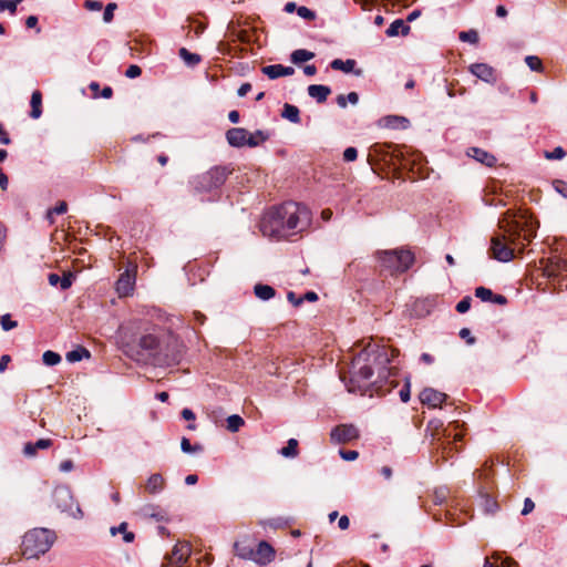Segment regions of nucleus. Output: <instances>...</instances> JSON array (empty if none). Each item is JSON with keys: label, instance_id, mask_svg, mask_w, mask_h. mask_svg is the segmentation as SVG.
I'll return each mask as SVG.
<instances>
[{"label": "nucleus", "instance_id": "obj_1", "mask_svg": "<svg viewBox=\"0 0 567 567\" xmlns=\"http://www.w3.org/2000/svg\"><path fill=\"white\" fill-rule=\"evenodd\" d=\"M390 349L385 346L368 344L353 358L350 370L349 392L364 391L370 385L381 392L382 383L391 375Z\"/></svg>", "mask_w": 567, "mask_h": 567}, {"label": "nucleus", "instance_id": "obj_2", "mask_svg": "<svg viewBox=\"0 0 567 567\" xmlns=\"http://www.w3.org/2000/svg\"><path fill=\"white\" fill-rule=\"evenodd\" d=\"M311 224L310 210L296 202H286L268 210L261 221L265 236L285 238L306 230Z\"/></svg>", "mask_w": 567, "mask_h": 567}, {"label": "nucleus", "instance_id": "obj_3", "mask_svg": "<svg viewBox=\"0 0 567 567\" xmlns=\"http://www.w3.org/2000/svg\"><path fill=\"white\" fill-rule=\"evenodd\" d=\"M502 234H495L491 239V256L501 261L507 262L514 258L515 248H523L524 241L529 240L530 234L525 233L524 223L505 214L503 219L498 221Z\"/></svg>", "mask_w": 567, "mask_h": 567}, {"label": "nucleus", "instance_id": "obj_4", "mask_svg": "<svg viewBox=\"0 0 567 567\" xmlns=\"http://www.w3.org/2000/svg\"><path fill=\"white\" fill-rule=\"evenodd\" d=\"M56 539L55 532L44 527L27 532L22 539V555L28 558H39L53 546Z\"/></svg>", "mask_w": 567, "mask_h": 567}, {"label": "nucleus", "instance_id": "obj_5", "mask_svg": "<svg viewBox=\"0 0 567 567\" xmlns=\"http://www.w3.org/2000/svg\"><path fill=\"white\" fill-rule=\"evenodd\" d=\"M380 266L391 275L402 274L414 262V254L409 249L380 250L377 252Z\"/></svg>", "mask_w": 567, "mask_h": 567}, {"label": "nucleus", "instance_id": "obj_6", "mask_svg": "<svg viewBox=\"0 0 567 567\" xmlns=\"http://www.w3.org/2000/svg\"><path fill=\"white\" fill-rule=\"evenodd\" d=\"M233 173L229 166H215L209 171L198 175L194 179V187L199 193L210 192L220 187Z\"/></svg>", "mask_w": 567, "mask_h": 567}, {"label": "nucleus", "instance_id": "obj_7", "mask_svg": "<svg viewBox=\"0 0 567 567\" xmlns=\"http://www.w3.org/2000/svg\"><path fill=\"white\" fill-rule=\"evenodd\" d=\"M125 347H128V349L126 350L127 353H131L133 355V352H136V360L157 363L159 339L156 334H143L138 338L136 347L128 346L127 343L125 344Z\"/></svg>", "mask_w": 567, "mask_h": 567}, {"label": "nucleus", "instance_id": "obj_8", "mask_svg": "<svg viewBox=\"0 0 567 567\" xmlns=\"http://www.w3.org/2000/svg\"><path fill=\"white\" fill-rule=\"evenodd\" d=\"M52 497L55 507L60 512L66 513L70 517L75 519L83 518V512L79 504L74 505L73 494L69 487L56 486L53 489Z\"/></svg>", "mask_w": 567, "mask_h": 567}, {"label": "nucleus", "instance_id": "obj_9", "mask_svg": "<svg viewBox=\"0 0 567 567\" xmlns=\"http://www.w3.org/2000/svg\"><path fill=\"white\" fill-rule=\"evenodd\" d=\"M192 553L190 545L186 542H178L172 553L165 557L166 563L162 567H182Z\"/></svg>", "mask_w": 567, "mask_h": 567}, {"label": "nucleus", "instance_id": "obj_10", "mask_svg": "<svg viewBox=\"0 0 567 567\" xmlns=\"http://www.w3.org/2000/svg\"><path fill=\"white\" fill-rule=\"evenodd\" d=\"M330 437L333 443L343 444L358 439L359 431L352 424H341L332 429Z\"/></svg>", "mask_w": 567, "mask_h": 567}, {"label": "nucleus", "instance_id": "obj_11", "mask_svg": "<svg viewBox=\"0 0 567 567\" xmlns=\"http://www.w3.org/2000/svg\"><path fill=\"white\" fill-rule=\"evenodd\" d=\"M447 395L443 392L434 390L432 388H425L420 393V400L423 404L429 405L430 408L440 406L445 400Z\"/></svg>", "mask_w": 567, "mask_h": 567}, {"label": "nucleus", "instance_id": "obj_12", "mask_svg": "<svg viewBox=\"0 0 567 567\" xmlns=\"http://www.w3.org/2000/svg\"><path fill=\"white\" fill-rule=\"evenodd\" d=\"M470 72L484 82L494 83L496 81L494 69L486 63L471 64Z\"/></svg>", "mask_w": 567, "mask_h": 567}, {"label": "nucleus", "instance_id": "obj_13", "mask_svg": "<svg viewBox=\"0 0 567 567\" xmlns=\"http://www.w3.org/2000/svg\"><path fill=\"white\" fill-rule=\"evenodd\" d=\"M135 284V276L131 274L128 270L121 274L120 278L116 281V291L122 296H128L133 289Z\"/></svg>", "mask_w": 567, "mask_h": 567}, {"label": "nucleus", "instance_id": "obj_14", "mask_svg": "<svg viewBox=\"0 0 567 567\" xmlns=\"http://www.w3.org/2000/svg\"><path fill=\"white\" fill-rule=\"evenodd\" d=\"M274 548L267 542L262 540L258 544V547L255 550V558H252V560L260 565H265L267 563H270L274 559Z\"/></svg>", "mask_w": 567, "mask_h": 567}, {"label": "nucleus", "instance_id": "obj_15", "mask_svg": "<svg viewBox=\"0 0 567 567\" xmlns=\"http://www.w3.org/2000/svg\"><path fill=\"white\" fill-rule=\"evenodd\" d=\"M248 131L243 127H233L226 132V140L233 147H243L246 145Z\"/></svg>", "mask_w": 567, "mask_h": 567}, {"label": "nucleus", "instance_id": "obj_16", "mask_svg": "<svg viewBox=\"0 0 567 567\" xmlns=\"http://www.w3.org/2000/svg\"><path fill=\"white\" fill-rule=\"evenodd\" d=\"M261 72L265 75H267L269 79L275 80L280 76L292 75L295 73V70L291 66H285L281 64H271V65L264 66L261 69Z\"/></svg>", "mask_w": 567, "mask_h": 567}, {"label": "nucleus", "instance_id": "obj_17", "mask_svg": "<svg viewBox=\"0 0 567 567\" xmlns=\"http://www.w3.org/2000/svg\"><path fill=\"white\" fill-rule=\"evenodd\" d=\"M467 155L488 167L494 166L496 163V157L493 154L478 147L468 148Z\"/></svg>", "mask_w": 567, "mask_h": 567}, {"label": "nucleus", "instance_id": "obj_18", "mask_svg": "<svg viewBox=\"0 0 567 567\" xmlns=\"http://www.w3.org/2000/svg\"><path fill=\"white\" fill-rule=\"evenodd\" d=\"M52 440L50 439H40L37 442H28L23 446V454L27 457H34L37 455L38 450H45L52 446Z\"/></svg>", "mask_w": 567, "mask_h": 567}, {"label": "nucleus", "instance_id": "obj_19", "mask_svg": "<svg viewBox=\"0 0 567 567\" xmlns=\"http://www.w3.org/2000/svg\"><path fill=\"white\" fill-rule=\"evenodd\" d=\"M307 91L309 96L316 100L318 103L326 102L331 93V89L322 84H311L308 86Z\"/></svg>", "mask_w": 567, "mask_h": 567}, {"label": "nucleus", "instance_id": "obj_20", "mask_svg": "<svg viewBox=\"0 0 567 567\" xmlns=\"http://www.w3.org/2000/svg\"><path fill=\"white\" fill-rule=\"evenodd\" d=\"M410 31V27L405 24L402 19L394 20L390 27L386 29L385 33L388 37L393 38L399 34L406 35Z\"/></svg>", "mask_w": 567, "mask_h": 567}, {"label": "nucleus", "instance_id": "obj_21", "mask_svg": "<svg viewBox=\"0 0 567 567\" xmlns=\"http://www.w3.org/2000/svg\"><path fill=\"white\" fill-rule=\"evenodd\" d=\"M164 482L165 481L161 474H153L147 480L145 488L150 494L159 493L164 487Z\"/></svg>", "mask_w": 567, "mask_h": 567}, {"label": "nucleus", "instance_id": "obj_22", "mask_svg": "<svg viewBox=\"0 0 567 567\" xmlns=\"http://www.w3.org/2000/svg\"><path fill=\"white\" fill-rule=\"evenodd\" d=\"M234 547L238 557L248 560L255 558V549L245 542H236Z\"/></svg>", "mask_w": 567, "mask_h": 567}, {"label": "nucleus", "instance_id": "obj_23", "mask_svg": "<svg viewBox=\"0 0 567 567\" xmlns=\"http://www.w3.org/2000/svg\"><path fill=\"white\" fill-rule=\"evenodd\" d=\"M384 126L390 128H406L409 126V120L403 116L389 115L383 120Z\"/></svg>", "mask_w": 567, "mask_h": 567}, {"label": "nucleus", "instance_id": "obj_24", "mask_svg": "<svg viewBox=\"0 0 567 567\" xmlns=\"http://www.w3.org/2000/svg\"><path fill=\"white\" fill-rule=\"evenodd\" d=\"M281 116L291 123L298 124L300 123V111L296 105L286 103L284 105V110Z\"/></svg>", "mask_w": 567, "mask_h": 567}, {"label": "nucleus", "instance_id": "obj_25", "mask_svg": "<svg viewBox=\"0 0 567 567\" xmlns=\"http://www.w3.org/2000/svg\"><path fill=\"white\" fill-rule=\"evenodd\" d=\"M31 112L30 116L32 118H39L42 114L41 104H42V94L40 91H34L31 95Z\"/></svg>", "mask_w": 567, "mask_h": 567}, {"label": "nucleus", "instance_id": "obj_26", "mask_svg": "<svg viewBox=\"0 0 567 567\" xmlns=\"http://www.w3.org/2000/svg\"><path fill=\"white\" fill-rule=\"evenodd\" d=\"M254 292L260 300H269L276 295V290L268 285L257 284L254 287Z\"/></svg>", "mask_w": 567, "mask_h": 567}, {"label": "nucleus", "instance_id": "obj_27", "mask_svg": "<svg viewBox=\"0 0 567 567\" xmlns=\"http://www.w3.org/2000/svg\"><path fill=\"white\" fill-rule=\"evenodd\" d=\"M179 56L188 66H196L202 61V56L199 54L192 53L186 48L179 49Z\"/></svg>", "mask_w": 567, "mask_h": 567}, {"label": "nucleus", "instance_id": "obj_28", "mask_svg": "<svg viewBox=\"0 0 567 567\" xmlns=\"http://www.w3.org/2000/svg\"><path fill=\"white\" fill-rule=\"evenodd\" d=\"M330 66L333 70H339V71H342L346 73H350V72H353V69L355 66V61L352 59H348L346 61H343L341 59H336L331 62Z\"/></svg>", "mask_w": 567, "mask_h": 567}, {"label": "nucleus", "instance_id": "obj_29", "mask_svg": "<svg viewBox=\"0 0 567 567\" xmlns=\"http://www.w3.org/2000/svg\"><path fill=\"white\" fill-rule=\"evenodd\" d=\"M111 534L116 535L121 533L125 543H132L135 538L134 533L127 530V523H121L117 527H111Z\"/></svg>", "mask_w": 567, "mask_h": 567}, {"label": "nucleus", "instance_id": "obj_30", "mask_svg": "<svg viewBox=\"0 0 567 567\" xmlns=\"http://www.w3.org/2000/svg\"><path fill=\"white\" fill-rule=\"evenodd\" d=\"M313 56H315L313 52H310L305 49H298L291 53V61L296 64H299V63L311 60Z\"/></svg>", "mask_w": 567, "mask_h": 567}, {"label": "nucleus", "instance_id": "obj_31", "mask_svg": "<svg viewBox=\"0 0 567 567\" xmlns=\"http://www.w3.org/2000/svg\"><path fill=\"white\" fill-rule=\"evenodd\" d=\"M89 357H90L89 350H86L83 347H79V348H76L72 351H69L66 353V360L71 363L81 361L83 358H89Z\"/></svg>", "mask_w": 567, "mask_h": 567}, {"label": "nucleus", "instance_id": "obj_32", "mask_svg": "<svg viewBox=\"0 0 567 567\" xmlns=\"http://www.w3.org/2000/svg\"><path fill=\"white\" fill-rule=\"evenodd\" d=\"M280 454L285 457H295L298 454V442L296 439H290L287 446L280 450Z\"/></svg>", "mask_w": 567, "mask_h": 567}, {"label": "nucleus", "instance_id": "obj_33", "mask_svg": "<svg viewBox=\"0 0 567 567\" xmlns=\"http://www.w3.org/2000/svg\"><path fill=\"white\" fill-rule=\"evenodd\" d=\"M244 423V419L237 414H233L227 417V429L233 433L239 431Z\"/></svg>", "mask_w": 567, "mask_h": 567}, {"label": "nucleus", "instance_id": "obj_34", "mask_svg": "<svg viewBox=\"0 0 567 567\" xmlns=\"http://www.w3.org/2000/svg\"><path fill=\"white\" fill-rule=\"evenodd\" d=\"M42 361L45 365L53 367L61 362V355L54 351L48 350L43 353Z\"/></svg>", "mask_w": 567, "mask_h": 567}, {"label": "nucleus", "instance_id": "obj_35", "mask_svg": "<svg viewBox=\"0 0 567 567\" xmlns=\"http://www.w3.org/2000/svg\"><path fill=\"white\" fill-rule=\"evenodd\" d=\"M525 62L532 71L540 72L543 70L542 60L536 55H527Z\"/></svg>", "mask_w": 567, "mask_h": 567}, {"label": "nucleus", "instance_id": "obj_36", "mask_svg": "<svg viewBox=\"0 0 567 567\" xmlns=\"http://www.w3.org/2000/svg\"><path fill=\"white\" fill-rule=\"evenodd\" d=\"M458 38L463 42L476 44L478 42V33L475 30L462 31Z\"/></svg>", "mask_w": 567, "mask_h": 567}, {"label": "nucleus", "instance_id": "obj_37", "mask_svg": "<svg viewBox=\"0 0 567 567\" xmlns=\"http://www.w3.org/2000/svg\"><path fill=\"white\" fill-rule=\"evenodd\" d=\"M475 296L480 298L482 301H491L494 297V293L491 289L485 287H477L475 289Z\"/></svg>", "mask_w": 567, "mask_h": 567}, {"label": "nucleus", "instance_id": "obj_38", "mask_svg": "<svg viewBox=\"0 0 567 567\" xmlns=\"http://www.w3.org/2000/svg\"><path fill=\"white\" fill-rule=\"evenodd\" d=\"M23 0H0V11L9 10L11 13H14L17 10V6Z\"/></svg>", "mask_w": 567, "mask_h": 567}, {"label": "nucleus", "instance_id": "obj_39", "mask_svg": "<svg viewBox=\"0 0 567 567\" xmlns=\"http://www.w3.org/2000/svg\"><path fill=\"white\" fill-rule=\"evenodd\" d=\"M117 4L115 2H111L106 4L103 13V21L105 23H110L114 18V11L116 10Z\"/></svg>", "mask_w": 567, "mask_h": 567}, {"label": "nucleus", "instance_id": "obj_40", "mask_svg": "<svg viewBox=\"0 0 567 567\" xmlns=\"http://www.w3.org/2000/svg\"><path fill=\"white\" fill-rule=\"evenodd\" d=\"M0 323H1V327L4 331H9L13 328H16L18 326V322L12 320L10 315H3L1 318H0Z\"/></svg>", "mask_w": 567, "mask_h": 567}, {"label": "nucleus", "instance_id": "obj_41", "mask_svg": "<svg viewBox=\"0 0 567 567\" xmlns=\"http://www.w3.org/2000/svg\"><path fill=\"white\" fill-rule=\"evenodd\" d=\"M181 449L184 453H193V452H196V451H202V446L200 445H195L193 446L190 444V441L187 439V437H183L182 441H181Z\"/></svg>", "mask_w": 567, "mask_h": 567}, {"label": "nucleus", "instance_id": "obj_42", "mask_svg": "<svg viewBox=\"0 0 567 567\" xmlns=\"http://www.w3.org/2000/svg\"><path fill=\"white\" fill-rule=\"evenodd\" d=\"M566 155V152L563 147L557 146L551 152H545V157L547 159H561Z\"/></svg>", "mask_w": 567, "mask_h": 567}, {"label": "nucleus", "instance_id": "obj_43", "mask_svg": "<svg viewBox=\"0 0 567 567\" xmlns=\"http://www.w3.org/2000/svg\"><path fill=\"white\" fill-rule=\"evenodd\" d=\"M554 189L561 195L564 198H567V182L561 179H555L553 182Z\"/></svg>", "mask_w": 567, "mask_h": 567}, {"label": "nucleus", "instance_id": "obj_44", "mask_svg": "<svg viewBox=\"0 0 567 567\" xmlns=\"http://www.w3.org/2000/svg\"><path fill=\"white\" fill-rule=\"evenodd\" d=\"M74 279V275L72 272H66L60 278V287L62 290H66L72 286Z\"/></svg>", "mask_w": 567, "mask_h": 567}, {"label": "nucleus", "instance_id": "obj_45", "mask_svg": "<svg viewBox=\"0 0 567 567\" xmlns=\"http://www.w3.org/2000/svg\"><path fill=\"white\" fill-rule=\"evenodd\" d=\"M297 13L300 18L306 20H315L316 13L307 7H298Z\"/></svg>", "mask_w": 567, "mask_h": 567}, {"label": "nucleus", "instance_id": "obj_46", "mask_svg": "<svg viewBox=\"0 0 567 567\" xmlns=\"http://www.w3.org/2000/svg\"><path fill=\"white\" fill-rule=\"evenodd\" d=\"M471 297H464L456 305V311L460 313H465L471 308Z\"/></svg>", "mask_w": 567, "mask_h": 567}, {"label": "nucleus", "instance_id": "obj_47", "mask_svg": "<svg viewBox=\"0 0 567 567\" xmlns=\"http://www.w3.org/2000/svg\"><path fill=\"white\" fill-rule=\"evenodd\" d=\"M484 506H485V511L487 513H495L498 508L497 503L493 498H491L488 495L484 496Z\"/></svg>", "mask_w": 567, "mask_h": 567}, {"label": "nucleus", "instance_id": "obj_48", "mask_svg": "<svg viewBox=\"0 0 567 567\" xmlns=\"http://www.w3.org/2000/svg\"><path fill=\"white\" fill-rule=\"evenodd\" d=\"M357 157H358V151L355 147L350 146L344 150L343 159L346 162H353L357 159Z\"/></svg>", "mask_w": 567, "mask_h": 567}, {"label": "nucleus", "instance_id": "obj_49", "mask_svg": "<svg viewBox=\"0 0 567 567\" xmlns=\"http://www.w3.org/2000/svg\"><path fill=\"white\" fill-rule=\"evenodd\" d=\"M339 454H340L341 458L344 461H354L359 456V453L354 450H348V451L340 450Z\"/></svg>", "mask_w": 567, "mask_h": 567}, {"label": "nucleus", "instance_id": "obj_50", "mask_svg": "<svg viewBox=\"0 0 567 567\" xmlns=\"http://www.w3.org/2000/svg\"><path fill=\"white\" fill-rule=\"evenodd\" d=\"M142 73V70L138 65L136 64H132L130 65L126 71H125V75L130 79H135L137 76H140Z\"/></svg>", "mask_w": 567, "mask_h": 567}, {"label": "nucleus", "instance_id": "obj_51", "mask_svg": "<svg viewBox=\"0 0 567 567\" xmlns=\"http://www.w3.org/2000/svg\"><path fill=\"white\" fill-rule=\"evenodd\" d=\"M84 7H85V9H87L90 11H100L103 6H102V2H100V1L86 0L84 2Z\"/></svg>", "mask_w": 567, "mask_h": 567}, {"label": "nucleus", "instance_id": "obj_52", "mask_svg": "<svg viewBox=\"0 0 567 567\" xmlns=\"http://www.w3.org/2000/svg\"><path fill=\"white\" fill-rule=\"evenodd\" d=\"M535 508V504L534 502L530 499V498H525L524 501V506H523V509H522V515H528L529 513H532Z\"/></svg>", "mask_w": 567, "mask_h": 567}, {"label": "nucleus", "instance_id": "obj_53", "mask_svg": "<svg viewBox=\"0 0 567 567\" xmlns=\"http://www.w3.org/2000/svg\"><path fill=\"white\" fill-rule=\"evenodd\" d=\"M402 402L406 403L410 400V384L406 383L399 392Z\"/></svg>", "mask_w": 567, "mask_h": 567}, {"label": "nucleus", "instance_id": "obj_54", "mask_svg": "<svg viewBox=\"0 0 567 567\" xmlns=\"http://www.w3.org/2000/svg\"><path fill=\"white\" fill-rule=\"evenodd\" d=\"M460 337L462 339H466L467 343H470V344L474 343V341H475V339L471 336L470 329H467V328L461 329Z\"/></svg>", "mask_w": 567, "mask_h": 567}, {"label": "nucleus", "instance_id": "obj_55", "mask_svg": "<svg viewBox=\"0 0 567 567\" xmlns=\"http://www.w3.org/2000/svg\"><path fill=\"white\" fill-rule=\"evenodd\" d=\"M260 143H261L260 140L256 138L255 135H252L248 132V135L246 137V145H248L250 147H255V146H258Z\"/></svg>", "mask_w": 567, "mask_h": 567}, {"label": "nucleus", "instance_id": "obj_56", "mask_svg": "<svg viewBox=\"0 0 567 567\" xmlns=\"http://www.w3.org/2000/svg\"><path fill=\"white\" fill-rule=\"evenodd\" d=\"M52 210L58 215L64 214L68 210V204L65 202H59Z\"/></svg>", "mask_w": 567, "mask_h": 567}, {"label": "nucleus", "instance_id": "obj_57", "mask_svg": "<svg viewBox=\"0 0 567 567\" xmlns=\"http://www.w3.org/2000/svg\"><path fill=\"white\" fill-rule=\"evenodd\" d=\"M251 90V84L250 83H243L238 91H237V94L238 96L243 97L245 96L249 91Z\"/></svg>", "mask_w": 567, "mask_h": 567}, {"label": "nucleus", "instance_id": "obj_58", "mask_svg": "<svg viewBox=\"0 0 567 567\" xmlns=\"http://www.w3.org/2000/svg\"><path fill=\"white\" fill-rule=\"evenodd\" d=\"M350 520L349 517L343 515L339 518L338 526L341 530H346L349 528Z\"/></svg>", "mask_w": 567, "mask_h": 567}, {"label": "nucleus", "instance_id": "obj_59", "mask_svg": "<svg viewBox=\"0 0 567 567\" xmlns=\"http://www.w3.org/2000/svg\"><path fill=\"white\" fill-rule=\"evenodd\" d=\"M182 417L187 421H194L195 420V413L190 409H183L182 411Z\"/></svg>", "mask_w": 567, "mask_h": 567}, {"label": "nucleus", "instance_id": "obj_60", "mask_svg": "<svg viewBox=\"0 0 567 567\" xmlns=\"http://www.w3.org/2000/svg\"><path fill=\"white\" fill-rule=\"evenodd\" d=\"M10 355L8 354H3L1 358H0V373L4 372L7 367H8V363L10 362Z\"/></svg>", "mask_w": 567, "mask_h": 567}, {"label": "nucleus", "instance_id": "obj_61", "mask_svg": "<svg viewBox=\"0 0 567 567\" xmlns=\"http://www.w3.org/2000/svg\"><path fill=\"white\" fill-rule=\"evenodd\" d=\"M491 302L503 306V305L507 303V298L505 296H503V295H495L494 293V297L492 298Z\"/></svg>", "mask_w": 567, "mask_h": 567}, {"label": "nucleus", "instance_id": "obj_62", "mask_svg": "<svg viewBox=\"0 0 567 567\" xmlns=\"http://www.w3.org/2000/svg\"><path fill=\"white\" fill-rule=\"evenodd\" d=\"M25 25L29 29H33L38 25V18L35 16H29L25 20Z\"/></svg>", "mask_w": 567, "mask_h": 567}, {"label": "nucleus", "instance_id": "obj_63", "mask_svg": "<svg viewBox=\"0 0 567 567\" xmlns=\"http://www.w3.org/2000/svg\"><path fill=\"white\" fill-rule=\"evenodd\" d=\"M73 468V462L71 460L63 461L60 464L61 472H70Z\"/></svg>", "mask_w": 567, "mask_h": 567}, {"label": "nucleus", "instance_id": "obj_64", "mask_svg": "<svg viewBox=\"0 0 567 567\" xmlns=\"http://www.w3.org/2000/svg\"><path fill=\"white\" fill-rule=\"evenodd\" d=\"M346 97L347 103L349 102L352 105H355L359 102V95L355 92H350L349 94L346 95Z\"/></svg>", "mask_w": 567, "mask_h": 567}]
</instances>
